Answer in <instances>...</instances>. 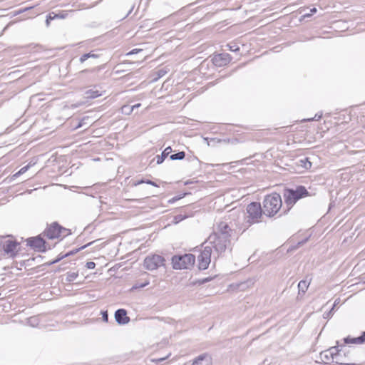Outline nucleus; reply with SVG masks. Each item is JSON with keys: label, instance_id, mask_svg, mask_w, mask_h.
I'll list each match as a JSON object with an SVG mask.
<instances>
[{"label": "nucleus", "instance_id": "nucleus-1", "mask_svg": "<svg viewBox=\"0 0 365 365\" xmlns=\"http://www.w3.org/2000/svg\"><path fill=\"white\" fill-rule=\"evenodd\" d=\"M309 195V192L303 185H298L295 189H284L283 197L285 207L283 208L282 213L279 215V217L287 215L298 200Z\"/></svg>", "mask_w": 365, "mask_h": 365}, {"label": "nucleus", "instance_id": "nucleus-2", "mask_svg": "<svg viewBox=\"0 0 365 365\" xmlns=\"http://www.w3.org/2000/svg\"><path fill=\"white\" fill-rule=\"evenodd\" d=\"M264 215L269 217L276 216L282 207L281 195L277 192L267 195L262 201Z\"/></svg>", "mask_w": 365, "mask_h": 365}, {"label": "nucleus", "instance_id": "nucleus-3", "mask_svg": "<svg viewBox=\"0 0 365 365\" xmlns=\"http://www.w3.org/2000/svg\"><path fill=\"white\" fill-rule=\"evenodd\" d=\"M224 235L222 236H216L211 235L209 237V240H210V243L212 244L213 248L215 250L214 255L216 253L217 255V257L221 256L227 249H229L230 251L232 248L230 247L231 241L230 238H226ZM214 258L216 257L214 255Z\"/></svg>", "mask_w": 365, "mask_h": 365}, {"label": "nucleus", "instance_id": "nucleus-4", "mask_svg": "<svg viewBox=\"0 0 365 365\" xmlns=\"http://www.w3.org/2000/svg\"><path fill=\"white\" fill-rule=\"evenodd\" d=\"M19 249L20 245L16 241L8 239L6 237H0V252H4V257H15Z\"/></svg>", "mask_w": 365, "mask_h": 365}, {"label": "nucleus", "instance_id": "nucleus-5", "mask_svg": "<svg viewBox=\"0 0 365 365\" xmlns=\"http://www.w3.org/2000/svg\"><path fill=\"white\" fill-rule=\"evenodd\" d=\"M246 222L251 225L260 222L264 214L263 207L259 202H252L247 206Z\"/></svg>", "mask_w": 365, "mask_h": 365}, {"label": "nucleus", "instance_id": "nucleus-6", "mask_svg": "<svg viewBox=\"0 0 365 365\" xmlns=\"http://www.w3.org/2000/svg\"><path fill=\"white\" fill-rule=\"evenodd\" d=\"M171 260L174 269H190L195 264V257L190 253L183 255H174Z\"/></svg>", "mask_w": 365, "mask_h": 365}, {"label": "nucleus", "instance_id": "nucleus-7", "mask_svg": "<svg viewBox=\"0 0 365 365\" xmlns=\"http://www.w3.org/2000/svg\"><path fill=\"white\" fill-rule=\"evenodd\" d=\"M71 234V231L61 226L58 222L51 223L42 233L50 240L56 239L61 237H66Z\"/></svg>", "mask_w": 365, "mask_h": 365}, {"label": "nucleus", "instance_id": "nucleus-8", "mask_svg": "<svg viewBox=\"0 0 365 365\" xmlns=\"http://www.w3.org/2000/svg\"><path fill=\"white\" fill-rule=\"evenodd\" d=\"M165 259L159 255H151L145 257L143 266L146 269L153 271L165 266Z\"/></svg>", "mask_w": 365, "mask_h": 365}, {"label": "nucleus", "instance_id": "nucleus-9", "mask_svg": "<svg viewBox=\"0 0 365 365\" xmlns=\"http://www.w3.org/2000/svg\"><path fill=\"white\" fill-rule=\"evenodd\" d=\"M212 247L206 246L200 252L198 259V268L200 270H205L208 268L211 262Z\"/></svg>", "mask_w": 365, "mask_h": 365}, {"label": "nucleus", "instance_id": "nucleus-10", "mask_svg": "<svg viewBox=\"0 0 365 365\" xmlns=\"http://www.w3.org/2000/svg\"><path fill=\"white\" fill-rule=\"evenodd\" d=\"M41 235L42 234L34 237L28 238L26 240L27 245L30 246L36 251L40 252H46V250H47L46 242L41 237Z\"/></svg>", "mask_w": 365, "mask_h": 365}, {"label": "nucleus", "instance_id": "nucleus-11", "mask_svg": "<svg viewBox=\"0 0 365 365\" xmlns=\"http://www.w3.org/2000/svg\"><path fill=\"white\" fill-rule=\"evenodd\" d=\"M114 317L115 322L119 325L127 324L130 322V317L127 315V311L125 309H118L115 311Z\"/></svg>", "mask_w": 365, "mask_h": 365}, {"label": "nucleus", "instance_id": "nucleus-12", "mask_svg": "<svg viewBox=\"0 0 365 365\" xmlns=\"http://www.w3.org/2000/svg\"><path fill=\"white\" fill-rule=\"evenodd\" d=\"M230 231L231 229L228 225L225 222H221L217 225V231L215 232L212 235L216 236H222L224 235V237L226 236V238H230Z\"/></svg>", "mask_w": 365, "mask_h": 365}, {"label": "nucleus", "instance_id": "nucleus-13", "mask_svg": "<svg viewBox=\"0 0 365 365\" xmlns=\"http://www.w3.org/2000/svg\"><path fill=\"white\" fill-rule=\"evenodd\" d=\"M192 365H212V357L208 354H202L193 360Z\"/></svg>", "mask_w": 365, "mask_h": 365}, {"label": "nucleus", "instance_id": "nucleus-14", "mask_svg": "<svg viewBox=\"0 0 365 365\" xmlns=\"http://www.w3.org/2000/svg\"><path fill=\"white\" fill-rule=\"evenodd\" d=\"M344 344H365V331H363L361 336L358 337H351L348 336L343 339Z\"/></svg>", "mask_w": 365, "mask_h": 365}, {"label": "nucleus", "instance_id": "nucleus-15", "mask_svg": "<svg viewBox=\"0 0 365 365\" xmlns=\"http://www.w3.org/2000/svg\"><path fill=\"white\" fill-rule=\"evenodd\" d=\"M336 346L330 347L328 350L329 354L332 356V361H334V358L341 354L344 348V344H339V341H336Z\"/></svg>", "mask_w": 365, "mask_h": 365}, {"label": "nucleus", "instance_id": "nucleus-16", "mask_svg": "<svg viewBox=\"0 0 365 365\" xmlns=\"http://www.w3.org/2000/svg\"><path fill=\"white\" fill-rule=\"evenodd\" d=\"M171 152L172 148L169 146L163 151L160 155H157V164H161Z\"/></svg>", "mask_w": 365, "mask_h": 365}, {"label": "nucleus", "instance_id": "nucleus-17", "mask_svg": "<svg viewBox=\"0 0 365 365\" xmlns=\"http://www.w3.org/2000/svg\"><path fill=\"white\" fill-rule=\"evenodd\" d=\"M85 95L86 98L93 99L102 96V93L98 90L90 89L86 91Z\"/></svg>", "mask_w": 365, "mask_h": 365}, {"label": "nucleus", "instance_id": "nucleus-18", "mask_svg": "<svg viewBox=\"0 0 365 365\" xmlns=\"http://www.w3.org/2000/svg\"><path fill=\"white\" fill-rule=\"evenodd\" d=\"M320 359L326 364H330L332 361V356L329 354L328 350L320 353Z\"/></svg>", "mask_w": 365, "mask_h": 365}, {"label": "nucleus", "instance_id": "nucleus-19", "mask_svg": "<svg viewBox=\"0 0 365 365\" xmlns=\"http://www.w3.org/2000/svg\"><path fill=\"white\" fill-rule=\"evenodd\" d=\"M297 164L306 170L310 169L312 167V163L309 160L308 158H304L299 160Z\"/></svg>", "mask_w": 365, "mask_h": 365}, {"label": "nucleus", "instance_id": "nucleus-20", "mask_svg": "<svg viewBox=\"0 0 365 365\" xmlns=\"http://www.w3.org/2000/svg\"><path fill=\"white\" fill-rule=\"evenodd\" d=\"M137 107V105H124L121 108V111L123 114L129 115Z\"/></svg>", "mask_w": 365, "mask_h": 365}, {"label": "nucleus", "instance_id": "nucleus-21", "mask_svg": "<svg viewBox=\"0 0 365 365\" xmlns=\"http://www.w3.org/2000/svg\"><path fill=\"white\" fill-rule=\"evenodd\" d=\"M228 56L229 55L227 53H221V54L218 55V56L215 58V62H217L218 58H220L222 61V63H220V66H221L222 64H226L227 63L229 62V60L227 58Z\"/></svg>", "mask_w": 365, "mask_h": 365}, {"label": "nucleus", "instance_id": "nucleus-22", "mask_svg": "<svg viewBox=\"0 0 365 365\" xmlns=\"http://www.w3.org/2000/svg\"><path fill=\"white\" fill-rule=\"evenodd\" d=\"M185 157V153L184 151H180L175 154H172L170 155V159L172 160H182Z\"/></svg>", "mask_w": 365, "mask_h": 365}, {"label": "nucleus", "instance_id": "nucleus-23", "mask_svg": "<svg viewBox=\"0 0 365 365\" xmlns=\"http://www.w3.org/2000/svg\"><path fill=\"white\" fill-rule=\"evenodd\" d=\"M309 284V282L306 280L300 281L298 284L299 291L304 293L307 291Z\"/></svg>", "mask_w": 365, "mask_h": 365}, {"label": "nucleus", "instance_id": "nucleus-24", "mask_svg": "<svg viewBox=\"0 0 365 365\" xmlns=\"http://www.w3.org/2000/svg\"><path fill=\"white\" fill-rule=\"evenodd\" d=\"M78 276V273L76 272H68L66 273V281L71 282L75 280Z\"/></svg>", "mask_w": 365, "mask_h": 365}, {"label": "nucleus", "instance_id": "nucleus-25", "mask_svg": "<svg viewBox=\"0 0 365 365\" xmlns=\"http://www.w3.org/2000/svg\"><path fill=\"white\" fill-rule=\"evenodd\" d=\"M334 361L339 364H346V365L351 364L350 363L347 362L344 359V357L342 356L341 353L339 355H338L336 357L334 358Z\"/></svg>", "mask_w": 365, "mask_h": 365}, {"label": "nucleus", "instance_id": "nucleus-26", "mask_svg": "<svg viewBox=\"0 0 365 365\" xmlns=\"http://www.w3.org/2000/svg\"><path fill=\"white\" fill-rule=\"evenodd\" d=\"M97 56H98L97 55L93 54V53H85L83 56H81V57L80 58V61H81V63H83L88 58H91V57L96 58Z\"/></svg>", "mask_w": 365, "mask_h": 365}, {"label": "nucleus", "instance_id": "nucleus-27", "mask_svg": "<svg viewBox=\"0 0 365 365\" xmlns=\"http://www.w3.org/2000/svg\"><path fill=\"white\" fill-rule=\"evenodd\" d=\"M29 168V165H27L23 168H21L19 172H17L16 173H15L14 175H13V178H15L24 173H25Z\"/></svg>", "mask_w": 365, "mask_h": 365}, {"label": "nucleus", "instance_id": "nucleus-28", "mask_svg": "<svg viewBox=\"0 0 365 365\" xmlns=\"http://www.w3.org/2000/svg\"><path fill=\"white\" fill-rule=\"evenodd\" d=\"M93 242H89V243H88L87 245H84V246H82V247H80V248H78V249H75V250H72V251H71V252H69L66 253L67 257H68V256H70V255H73V254L77 253L79 250H83V249L86 248V247L89 246L90 245L93 244Z\"/></svg>", "mask_w": 365, "mask_h": 365}, {"label": "nucleus", "instance_id": "nucleus-29", "mask_svg": "<svg viewBox=\"0 0 365 365\" xmlns=\"http://www.w3.org/2000/svg\"><path fill=\"white\" fill-rule=\"evenodd\" d=\"M138 185L142 183H147V184L151 185L153 186L158 187L157 184L155 182L151 181L150 180H144L143 179L138 180Z\"/></svg>", "mask_w": 365, "mask_h": 365}, {"label": "nucleus", "instance_id": "nucleus-30", "mask_svg": "<svg viewBox=\"0 0 365 365\" xmlns=\"http://www.w3.org/2000/svg\"><path fill=\"white\" fill-rule=\"evenodd\" d=\"M167 71L164 68L159 69L156 71L158 77L155 78V80L160 78L166 74Z\"/></svg>", "mask_w": 365, "mask_h": 365}, {"label": "nucleus", "instance_id": "nucleus-31", "mask_svg": "<svg viewBox=\"0 0 365 365\" xmlns=\"http://www.w3.org/2000/svg\"><path fill=\"white\" fill-rule=\"evenodd\" d=\"M66 257H67L66 254H65V255H61L60 254L58 256V257L56 259H54L53 261H52L50 264H52L57 263V262H58L59 261H61V259H63V258H65Z\"/></svg>", "mask_w": 365, "mask_h": 365}, {"label": "nucleus", "instance_id": "nucleus-32", "mask_svg": "<svg viewBox=\"0 0 365 365\" xmlns=\"http://www.w3.org/2000/svg\"><path fill=\"white\" fill-rule=\"evenodd\" d=\"M138 46H141L140 48H138V56H139L141 53H143L145 50H146V48H145L146 46V43H138Z\"/></svg>", "mask_w": 365, "mask_h": 365}, {"label": "nucleus", "instance_id": "nucleus-33", "mask_svg": "<svg viewBox=\"0 0 365 365\" xmlns=\"http://www.w3.org/2000/svg\"><path fill=\"white\" fill-rule=\"evenodd\" d=\"M211 279H212L211 277H206V278L198 280L197 283L199 284H205V283L210 282Z\"/></svg>", "mask_w": 365, "mask_h": 365}, {"label": "nucleus", "instance_id": "nucleus-34", "mask_svg": "<svg viewBox=\"0 0 365 365\" xmlns=\"http://www.w3.org/2000/svg\"><path fill=\"white\" fill-rule=\"evenodd\" d=\"M102 314V318H103V320L106 322H108V312L107 311H103L101 312Z\"/></svg>", "mask_w": 365, "mask_h": 365}, {"label": "nucleus", "instance_id": "nucleus-35", "mask_svg": "<svg viewBox=\"0 0 365 365\" xmlns=\"http://www.w3.org/2000/svg\"><path fill=\"white\" fill-rule=\"evenodd\" d=\"M170 356V354H168L165 357H162V358H159V359H153L152 361H154V362H156V363L163 362L166 359H168Z\"/></svg>", "mask_w": 365, "mask_h": 365}, {"label": "nucleus", "instance_id": "nucleus-36", "mask_svg": "<svg viewBox=\"0 0 365 365\" xmlns=\"http://www.w3.org/2000/svg\"><path fill=\"white\" fill-rule=\"evenodd\" d=\"M86 267L88 269H94L96 267V264L93 262H88L86 263Z\"/></svg>", "mask_w": 365, "mask_h": 365}, {"label": "nucleus", "instance_id": "nucleus-37", "mask_svg": "<svg viewBox=\"0 0 365 365\" xmlns=\"http://www.w3.org/2000/svg\"><path fill=\"white\" fill-rule=\"evenodd\" d=\"M307 240H308V239L307 238V239H305L304 240H302V241L299 242L295 247L292 248V250L297 249V248L299 247L300 246H302Z\"/></svg>", "mask_w": 365, "mask_h": 365}, {"label": "nucleus", "instance_id": "nucleus-38", "mask_svg": "<svg viewBox=\"0 0 365 365\" xmlns=\"http://www.w3.org/2000/svg\"><path fill=\"white\" fill-rule=\"evenodd\" d=\"M230 51H238L240 50V48L237 45L230 46Z\"/></svg>", "mask_w": 365, "mask_h": 365}, {"label": "nucleus", "instance_id": "nucleus-39", "mask_svg": "<svg viewBox=\"0 0 365 365\" xmlns=\"http://www.w3.org/2000/svg\"><path fill=\"white\" fill-rule=\"evenodd\" d=\"M321 118H322V114L321 115L316 114L314 118L307 119V121L314 120H319Z\"/></svg>", "mask_w": 365, "mask_h": 365}, {"label": "nucleus", "instance_id": "nucleus-40", "mask_svg": "<svg viewBox=\"0 0 365 365\" xmlns=\"http://www.w3.org/2000/svg\"><path fill=\"white\" fill-rule=\"evenodd\" d=\"M149 284V282H143V283H140V282H138V289H139V288H143V287H145V286H146L147 284Z\"/></svg>", "mask_w": 365, "mask_h": 365}, {"label": "nucleus", "instance_id": "nucleus-41", "mask_svg": "<svg viewBox=\"0 0 365 365\" xmlns=\"http://www.w3.org/2000/svg\"><path fill=\"white\" fill-rule=\"evenodd\" d=\"M140 57L143 56L144 59L146 58L147 56H148L150 55V53H148V51L145 52V53H140Z\"/></svg>", "mask_w": 365, "mask_h": 365}, {"label": "nucleus", "instance_id": "nucleus-42", "mask_svg": "<svg viewBox=\"0 0 365 365\" xmlns=\"http://www.w3.org/2000/svg\"><path fill=\"white\" fill-rule=\"evenodd\" d=\"M180 197H174L173 198H172L171 200H170L168 202L170 203H172V202H174L175 201L179 200Z\"/></svg>", "mask_w": 365, "mask_h": 365}, {"label": "nucleus", "instance_id": "nucleus-43", "mask_svg": "<svg viewBox=\"0 0 365 365\" xmlns=\"http://www.w3.org/2000/svg\"><path fill=\"white\" fill-rule=\"evenodd\" d=\"M133 53H137V49H133L132 51H130V53H127V56H129V55H131V54H133Z\"/></svg>", "mask_w": 365, "mask_h": 365}, {"label": "nucleus", "instance_id": "nucleus-44", "mask_svg": "<svg viewBox=\"0 0 365 365\" xmlns=\"http://www.w3.org/2000/svg\"><path fill=\"white\" fill-rule=\"evenodd\" d=\"M317 9L315 7H314V8H312V9H310V13H311L312 14H313L316 13V12H317Z\"/></svg>", "mask_w": 365, "mask_h": 365}, {"label": "nucleus", "instance_id": "nucleus-45", "mask_svg": "<svg viewBox=\"0 0 365 365\" xmlns=\"http://www.w3.org/2000/svg\"><path fill=\"white\" fill-rule=\"evenodd\" d=\"M48 16H50V21L53 20V19H54L56 18H58V14L55 15L54 16H51V14H49Z\"/></svg>", "mask_w": 365, "mask_h": 365}, {"label": "nucleus", "instance_id": "nucleus-46", "mask_svg": "<svg viewBox=\"0 0 365 365\" xmlns=\"http://www.w3.org/2000/svg\"><path fill=\"white\" fill-rule=\"evenodd\" d=\"M312 15V14L311 13H307V14H304L303 15V17H304V18L309 17V16H311Z\"/></svg>", "mask_w": 365, "mask_h": 365}, {"label": "nucleus", "instance_id": "nucleus-47", "mask_svg": "<svg viewBox=\"0 0 365 365\" xmlns=\"http://www.w3.org/2000/svg\"><path fill=\"white\" fill-rule=\"evenodd\" d=\"M46 23L47 26H48V25H49V23H50V16H47V19H46Z\"/></svg>", "mask_w": 365, "mask_h": 365}, {"label": "nucleus", "instance_id": "nucleus-48", "mask_svg": "<svg viewBox=\"0 0 365 365\" xmlns=\"http://www.w3.org/2000/svg\"><path fill=\"white\" fill-rule=\"evenodd\" d=\"M185 217H182L181 215H178V216L175 217V219H178L179 220H182Z\"/></svg>", "mask_w": 365, "mask_h": 365}, {"label": "nucleus", "instance_id": "nucleus-49", "mask_svg": "<svg viewBox=\"0 0 365 365\" xmlns=\"http://www.w3.org/2000/svg\"><path fill=\"white\" fill-rule=\"evenodd\" d=\"M145 274H146L145 272H141V273L138 274V277H142V276H145Z\"/></svg>", "mask_w": 365, "mask_h": 365}, {"label": "nucleus", "instance_id": "nucleus-50", "mask_svg": "<svg viewBox=\"0 0 365 365\" xmlns=\"http://www.w3.org/2000/svg\"><path fill=\"white\" fill-rule=\"evenodd\" d=\"M137 289V285H133V286L132 287V289Z\"/></svg>", "mask_w": 365, "mask_h": 365}, {"label": "nucleus", "instance_id": "nucleus-51", "mask_svg": "<svg viewBox=\"0 0 365 365\" xmlns=\"http://www.w3.org/2000/svg\"><path fill=\"white\" fill-rule=\"evenodd\" d=\"M58 18H62L63 19V18H64V16H63V15L59 16L58 15Z\"/></svg>", "mask_w": 365, "mask_h": 365}, {"label": "nucleus", "instance_id": "nucleus-52", "mask_svg": "<svg viewBox=\"0 0 365 365\" xmlns=\"http://www.w3.org/2000/svg\"><path fill=\"white\" fill-rule=\"evenodd\" d=\"M141 249H142V248H141V246H140V247H139L138 248V250H141Z\"/></svg>", "mask_w": 365, "mask_h": 365}]
</instances>
